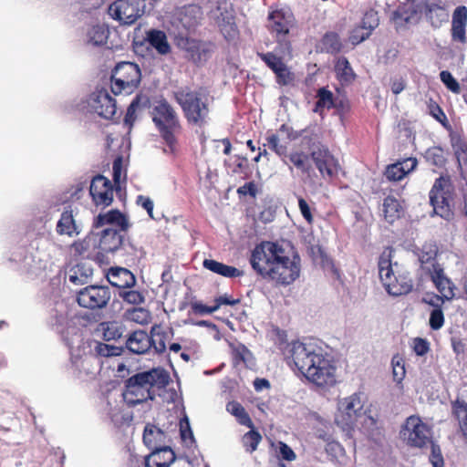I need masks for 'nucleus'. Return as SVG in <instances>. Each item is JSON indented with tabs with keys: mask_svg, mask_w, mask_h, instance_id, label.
Segmentation results:
<instances>
[{
	"mask_svg": "<svg viewBox=\"0 0 467 467\" xmlns=\"http://www.w3.org/2000/svg\"><path fill=\"white\" fill-rule=\"evenodd\" d=\"M96 353L104 358L116 357L121 354V348L106 343H98L95 348Z\"/></svg>",
	"mask_w": 467,
	"mask_h": 467,
	"instance_id": "obj_57",
	"label": "nucleus"
},
{
	"mask_svg": "<svg viewBox=\"0 0 467 467\" xmlns=\"http://www.w3.org/2000/svg\"><path fill=\"white\" fill-rule=\"evenodd\" d=\"M413 350L418 356H424L430 350L429 342L421 337H416L413 340Z\"/></svg>",
	"mask_w": 467,
	"mask_h": 467,
	"instance_id": "obj_63",
	"label": "nucleus"
},
{
	"mask_svg": "<svg viewBox=\"0 0 467 467\" xmlns=\"http://www.w3.org/2000/svg\"><path fill=\"white\" fill-rule=\"evenodd\" d=\"M298 207L300 210V213L304 219L309 223L312 224L314 222V217L311 213V209L306 202V201L303 197L298 198Z\"/></svg>",
	"mask_w": 467,
	"mask_h": 467,
	"instance_id": "obj_64",
	"label": "nucleus"
},
{
	"mask_svg": "<svg viewBox=\"0 0 467 467\" xmlns=\"http://www.w3.org/2000/svg\"><path fill=\"white\" fill-rule=\"evenodd\" d=\"M89 194L97 206H109L113 202V185L103 175H96L89 186Z\"/></svg>",
	"mask_w": 467,
	"mask_h": 467,
	"instance_id": "obj_13",
	"label": "nucleus"
},
{
	"mask_svg": "<svg viewBox=\"0 0 467 467\" xmlns=\"http://www.w3.org/2000/svg\"><path fill=\"white\" fill-rule=\"evenodd\" d=\"M393 379L397 382H401L406 374L405 362L403 358L396 354L391 359Z\"/></svg>",
	"mask_w": 467,
	"mask_h": 467,
	"instance_id": "obj_53",
	"label": "nucleus"
},
{
	"mask_svg": "<svg viewBox=\"0 0 467 467\" xmlns=\"http://www.w3.org/2000/svg\"><path fill=\"white\" fill-rule=\"evenodd\" d=\"M119 229L111 227L104 229L99 237V249L103 253H114L123 244L124 235Z\"/></svg>",
	"mask_w": 467,
	"mask_h": 467,
	"instance_id": "obj_21",
	"label": "nucleus"
},
{
	"mask_svg": "<svg viewBox=\"0 0 467 467\" xmlns=\"http://www.w3.org/2000/svg\"><path fill=\"white\" fill-rule=\"evenodd\" d=\"M438 253V246L433 243H425L422 245L419 254V261L426 273V267L433 269V265L439 264L436 260Z\"/></svg>",
	"mask_w": 467,
	"mask_h": 467,
	"instance_id": "obj_32",
	"label": "nucleus"
},
{
	"mask_svg": "<svg viewBox=\"0 0 467 467\" xmlns=\"http://www.w3.org/2000/svg\"><path fill=\"white\" fill-rule=\"evenodd\" d=\"M140 96H136V98L131 101L130 106L127 109V112L124 118L125 124L131 127L136 119V111L140 107Z\"/></svg>",
	"mask_w": 467,
	"mask_h": 467,
	"instance_id": "obj_62",
	"label": "nucleus"
},
{
	"mask_svg": "<svg viewBox=\"0 0 467 467\" xmlns=\"http://www.w3.org/2000/svg\"><path fill=\"white\" fill-rule=\"evenodd\" d=\"M335 70L337 78L342 83H350L355 79V73L346 57H341L337 60Z\"/></svg>",
	"mask_w": 467,
	"mask_h": 467,
	"instance_id": "obj_40",
	"label": "nucleus"
},
{
	"mask_svg": "<svg viewBox=\"0 0 467 467\" xmlns=\"http://www.w3.org/2000/svg\"><path fill=\"white\" fill-rule=\"evenodd\" d=\"M322 49L329 54H337L342 50L343 44L338 34L327 32L321 39Z\"/></svg>",
	"mask_w": 467,
	"mask_h": 467,
	"instance_id": "obj_39",
	"label": "nucleus"
},
{
	"mask_svg": "<svg viewBox=\"0 0 467 467\" xmlns=\"http://www.w3.org/2000/svg\"><path fill=\"white\" fill-rule=\"evenodd\" d=\"M111 297V292L105 285H88L79 290L77 295L78 304L88 309L105 307Z\"/></svg>",
	"mask_w": 467,
	"mask_h": 467,
	"instance_id": "obj_12",
	"label": "nucleus"
},
{
	"mask_svg": "<svg viewBox=\"0 0 467 467\" xmlns=\"http://www.w3.org/2000/svg\"><path fill=\"white\" fill-rule=\"evenodd\" d=\"M173 99L181 107L189 125L204 127L210 119V105L206 94L189 87L173 92Z\"/></svg>",
	"mask_w": 467,
	"mask_h": 467,
	"instance_id": "obj_5",
	"label": "nucleus"
},
{
	"mask_svg": "<svg viewBox=\"0 0 467 467\" xmlns=\"http://www.w3.org/2000/svg\"><path fill=\"white\" fill-rule=\"evenodd\" d=\"M119 296L123 300V302L129 305L140 306L145 302L144 293L132 288L119 290Z\"/></svg>",
	"mask_w": 467,
	"mask_h": 467,
	"instance_id": "obj_43",
	"label": "nucleus"
},
{
	"mask_svg": "<svg viewBox=\"0 0 467 467\" xmlns=\"http://www.w3.org/2000/svg\"><path fill=\"white\" fill-rule=\"evenodd\" d=\"M151 337L141 329L131 332L126 340L127 349L138 355L147 353L151 348Z\"/></svg>",
	"mask_w": 467,
	"mask_h": 467,
	"instance_id": "obj_22",
	"label": "nucleus"
},
{
	"mask_svg": "<svg viewBox=\"0 0 467 467\" xmlns=\"http://www.w3.org/2000/svg\"><path fill=\"white\" fill-rule=\"evenodd\" d=\"M174 451L169 446H162L152 450L151 453L145 457V467H170L175 461Z\"/></svg>",
	"mask_w": 467,
	"mask_h": 467,
	"instance_id": "obj_24",
	"label": "nucleus"
},
{
	"mask_svg": "<svg viewBox=\"0 0 467 467\" xmlns=\"http://www.w3.org/2000/svg\"><path fill=\"white\" fill-rule=\"evenodd\" d=\"M92 244V239L89 236H86L83 239L75 241L70 245L71 254L75 258L85 257L88 253Z\"/></svg>",
	"mask_w": 467,
	"mask_h": 467,
	"instance_id": "obj_46",
	"label": "nucleus"
},
{
	"mask_svg": "<svg viewBox=\"0 0 467 467\" xmlns=\"http://www.w3.org/2000/svg\"><path fill=\"white\" fill-rule=\"evenodd\" d=\"M403 213L402 206L394 196L389 195L383 201V215L389 223L399 220Z\"/></svg>",
	"mask_w": 467,
	"mask_h": 467,
	"instance_id": "obj_31",
	"label": "nucleus"
},
{
	"mask_svg": "<svg viewBox=\"0 0 467 467\" xmlns=\"http://www.w3.org/2000/svg\"><path fill=\"white\" fill-rule=\"evenodd\" d=\"M427 274L430 275L431 280L434 284L437 290L443 297L450 301L455 296V285L450 278L444 274V269L441 264L433 265V269L426 267Z\"/></svg>",
	"mask_w": 467,
	"mask_h": 467,
	"instance_id": "obj_18",
	"label": "nucleus"
},
{
	"mask_svg": "<svg viewBox=\"0 0 467 467\" xmlns=\"http://www.w3.org/2000/svg\"><path fill=\"white\" fill-rule=\"evenodd\" d=\"M213 306H206L201 302H191V308L195 315H208L217 311L221 306H235L240 303L239 299H234L228 295H223L215 298Z\"/></svg>",
	"mask_w": 467,
	"mask_h": 467,
	"instance_id": "obj_26",
	"label": "nucleus"
},
{
	"mask_svg": "<svg viewBox=\"0 0 467 467\" xmlns=\"http://www.w3.org/2000/svg\"><path fill=\"white\" fill-rule=\"evenodd\" d=\"M441 81L446 86V88L455 94L461 92V87L458 81L453 78L451 73L448 70H442L440 73Z\"/></svg>",
	"mask_w": 467,
	"mask_h": 467,
	"instance_id": "obj_56",
	"label": "nucleus"
},
{
	"mask_svg": "<svg viewBox=\"0 0 467 467\" xmlns=\"http://www.w3.org/2000/svg\"><path fill=\"white\" fill-rule=\"evenodd\" d=\"M317 100L315 105V111L318 112L320 109H331L335 107V100L337 98L334 97L332 91L327 88H320L317 92Z\"/></svg>",
	"mask_w": 467,
	"mask_h": 467,
	"instance_id": "obj_41",
	"label": "nucleus"
},
{
	"mask_svg": "<svg viewBox=\"0 0 467 467\" xmlns=\"http://www.w3.org/2000/svg\"><path fill=\"white\" fill-rule=\"evenodd\" d=\"M109 35V31L106 26H92L87 32L88 42L93 46H103L107 44Z\"/></svg>",
	"mask_w": 467,
	"mask_h": 467,
	"instance_id": "obj_37",
	"label": "nucleus"
},
{
	"mask_svg": "<svg viewBox=\"0 0 467 467\" xmlns=\"http://www.w3.org/2000/svg\"><path fill=\"white\" fill-rule=\"evenodd\" d=\"M151 337L152 346L155 352L158 354H162L166 351V343L169 340V334L166 330L163 329L161 325L155 324L150 328V333L149 334Z\"/></svg>",
	"mask_w": 467,
	"mask_h": 467,
	"instance_id": "obj_34",
	"label": "nucleus"
},
{
	"mask_svg": "<svg viewBox=\"0 0 467 467\" xmlns=\"http://www.w3.org/2000/svg\"><path fill=\"white\" fill-rule=\"evenodd\" d=\"M233 364L237 367L241 364H246L249 358L252 357L251 351L243 344H239L233 349Z\"/></svg>",
	"mask_w": 467,
	"mask_h": 467,
	"instance_id": "obj_52",
	"label": "nucleus"
},
{
	"mask_svg": "<svg viewBox=\"0 0 467 467\" xmlns=\"http://www.w3.org/2000/svg\"><path fill=\"white\" fill-rule=\"evenodd\" d=\"M125 317L127 320L140 324L147 325L151 320L150 312L143 307H132L125 312Z\"/></svg>",
	"mask_w": 467,
	"mask_h": 467,
	"instance_id": "obj_42",
	"label": "nucleus"
},
{
	"mask_svg": "<svg viewBox=\"0 0 467 467\" xmlns=\"http://www.w3.org/2000/svg\"><path fill=\"white\" fill-rule=\"evenodd\" d=\"M268 29L270 33L275 36L277 42H283L293 26V15L279 9L271 12L268 16Z\"/></svg>",
	"mask_w": 467,
	"mask_h": 467,
	"instance_id": "obj_14",
	"label": "nucleus"
},
{
	"mask_svg": "<svg viewBox=\"0 0 467 467\" xmlns=\"http://www.w3.org/2000/svg\"><path fill=\"white\" fill-rule=\"evenodd\" d=\"M215 23L220 32L223 35L227 41L234 40L237 37L239 31L235 23V16L233 8H228L226 2L219 3L216 7Z\"/></svg>",
	"mask_w": 467,
	"mask_h": 467,
	"instance_id": "obj_15",
	"label": "nucleus"
},
{
	"mask_svg": "<svg viewBox=\"0 0 467 467\" xmlns=\"http://www.w3.org/2000/svg\"><path fill=\"white\" fill-rule=\"evenodd\" d=\"M425 158L427 161L436 167H443L446 164L444 151L441 147H431L426 150Z\"/></svg>",
	"mask_w": 467,
	"mask_h": 467,
	"instance_id": "obj_49",
	"label": "nucleus"
},
{
	"mask_svg": "<svg viewBox=\"0 0 467 467\" xmlns=\"http://www.w3.org/2000/svg\"><path fill=\"white\" fill-rule=\"evenodd\" d=\"M91 274V269L88 268L84 271L83 265H77L75 267L71 268L68 279L75 285H81L87 282V279Z\"/></svg>",
	"mask_w": 467,
	"mask_h": 467,
	"instance_id": "obj_51",
	"label": "nucleus"
},
{
	"mask_svg": "<svg viewBox=\"0 0 467 467\" xmlns=\"http://www.w3.org/2000/svg\"><path fill=\"white\" fill-rule=\"evenodd\" d=\"M415 14V11L407 5H400L397 9L392 13L391 19L396 24H403L408 23L412 16Z\"/></svg>",
	"mask_w": 467,
	"mask_h": 467,
	"instance_id": "obj_50",
	"label": "nucleus"
},
{
	"mask_svg": "<svg viewBox=\"0 0 467 467\" xmlns=\"http://www.w3.org/2000/svg\"><path fill=\"white\" fill-rule=\"evenodd\" d=\"M258 57L275 74L282 71V67L285 66L283 58L273 52L258 53Z\"/></svg>",
	"mask_w": 467,
	"mask_h": 467,
	"instance_id": "obj_45",
	"label": "nucleus"
},
{
	"mask_svg": "<svg viewBox=\"0 0 467 467\" xmlns=\"http://www.w3.org/2000/svg\"><path fill=\"white\" fill-rule=\"evenodd\" d=\"M141 72L136 63L119 62L111 72V91L114 95L131 94L140 85Z\"/></svg>",
	"mask_w": 467,
	"mask_h": 467,
	"instance_id": "obj_8",
	"label": "nucleus"
},
{
	"mask_svg": "<svg viewBox=\"0 0 467 467\" xmlns=\"http://www.w3.org/2000/svg\"><path fill=\"white\" fill-rule=\"evenodd\" d=\"M107 279L112 286L119 290L132 288L136 285V277L133 273L119 266L110 267L107 273Z\"/></svg>",
	"mask_w": 467,
	"mask_h": 467,
	"instance_id": "obj_19",
	"label": "nucleus"
},
{
	"mask_svg": "<svg viewBox=\"0 0 467 467\" xmlns=\"http://www.w3.org/2000/svg\"><path fill=\"white\" fill-rule=\"evenodd\" d=\"M363 402L359 393L341 399L337 402L335 422L343 430L353 429L358 419L364 414Z\"/></svg>",
	"mask_w": 467,
	"mask_h": 467,
	"instance_id": "obj_10",
	"label": "nucleus"
},
{
	"mask_svg": "<svg viewBox=\"0 0 467 467\" xmlns=\"http://www.w3.org/2000/svg\"><path fill=\"white\" fill-rule=\"evenodd\" d=\"M363 28L369 31L371 35L372 32L379 26V16L378 11L373 8L367 10L359 23Z\"/></svg>",
	"mask_w": 467,
	"mask_h": 467,
	"instance_id": "obj_48",
	"label": "nucleus"
},
{
	"mask_svg": "<svg viewBox=\"0 0 467 467\" xmlns=\"http://www.w3.org/2000/svg\"><path fill=\"white\" fill-rule=\"evenodd\" d=\"M370 36L369 31L358 24L351 30L349 41L352 45L356 46L368 39Z\"/></svg>",
	"mask_w": 467,
	"mask_h": 467,
	"instance_id": "obj_55",
	"label": "nucleus"
},
{
	"mask_svg": "<svg viewBox=\"0 0 467 467\" xmlns=\"http://www.w3.org/2000/svg\"><path fill=\"white\" fill-rule=\"evenodd\" d=\"M145 8L144 0H115L109 5L108 13L119 24L131 26L143 16Z\"/></svg>",
	"mask_w": 467,
	"mask_h": 467,
	"instance_id": "obj_11",
	"label": "nucleus"
},
{
	"mask_svg": "<svg viewBox=\"0 0 467 467\" xmlns=\"http://www.w3.org/2000/svg\"><path fill=\"white\" fill-rule=\"evenodd\" d=\"M150 116L170 152H176L178 147L177 135L181 133L182 126L175 109L167 99H161L152 106Z\"/></svg>",
	"mask_w": 467,
	"mask_h": 467,
	"instance_id": "obj_6",
	"label": "nucleus"
},
{
	"mask_svg": "<svg viewBox=\"0 0 467 467\" xmlns=\"http://www.w3.org/2000/svg\"><path fill=\"white\" fill-rule=\"evenodd\" d=\"M249 262L257 275L276 285H288L300 274V258L297 255L291 258L277 242L265 241L256 244Z\"/></svg>",
	"mask_w": 467,
	"mask_h": 467,
	"instance_id": "obj_1",
	"label": "nucleus"
},
{
	"mask_svg": "<svg viewBox=\"0 0 467 467\" xmlns=\"http://www.w3.org/2000/svg\"><path fill=\"white\" fill-rule=\"evenodd\" d=\"M202 265L205 269L223 277L234 278L243 275V271L238 268L213 259H204Z\"/></svg>",
	"mask_w": 467,
	"mask_h": 467,
	"instance_id": "obj_29",
	"label": "nucleus"
},
{
	"mask_svg": "<svg viewBox=\"0 0 467 467\" xmlns=\"http://www.w3.org/2000/svg\"><path fill=\"white\" fill-rule=\"evenodd\" d=\"M261 441L262 435L258 431L254 430V427L247 431L242 438L243 446L245 451L250 453L254 452L257 449Z\"/></svg>",
	"mask_w": 467,
	"mask_h": 467,
	"instance_id": "obj_44",
	"label": "nucleus"
},
{
	"mask_svg": "<svg viewBox=\"0 0 467 467\" xmlns=\"http://www.w3.org/2000/svg\"><path fill=\"white\" fill-rule=\"evenodd\" d=\"M275 75L276 83L279 86H288L295 81V74L285 65L282 67V71H278Z\"/></svg>",
	"mask_w": 467,
	"mask_h": 467,
	"instance_id": "obj_58",
	"label": "nucleus"
},
{
	"mask_svg": "<svg viewBox=\"0 0 467 467\" xmlns=\"http://www.w3.org/2000/svg\"><path fill=\"white\" fill-rule=\"evenodd\" d=\"M467 7L457 6L452 13L451 38L462 44L466 42Z\"/></svg>",
	"mask_w": 467,
	"mask_h": 467,
	"instance_id": "obj_23",
	"label": "nucleus"
},
{
	"mask_svg": "<svg viewBox=\"0 0 467 467\" xmlns=\"http://www.w3.org/2000/svg\"><path fill=\"white\" fill-rule=\"evenodd\" d=\"M143 442L150 450L162 447L165 441V433L153 424H147L143 431Z\"/></svg>",
	"mask_w": 467,
	"mask_h": 467,
	"instance_id": "obj_30",
	"label": "nucleus"
},
{
	"mask_svg": "<svg viewBox=\"0 0 467 467\" xmlns=\"http://www.w3.org/2000/svg\"><path fill=\"white\" fill-rule=\"evenodd\" d=\"M57 234L59 235H67L73 237L80 234V229L76 223V220L71 209H66L60 215L56 226Z\"/></svg>",
	"mask_w": 467,
	"mask_h": 467,
	"instance_id": "obj_27",
	"label": "nucleus"
},
{
	"mask_svg": "<svg viewBox=\"0 0 467 467\" xmlns=\"http://www.w3.org/2000/svg\"><path fill=\"white\" fill-rule=\"evenodd\" d=\"M310 156L312 161L324 178H333L337 175V161L326 146L320 145L317 147V149L311 151Z\"/></svg>",
	"mask_w": 467,
	"mask_h": 467,
	"instance_id": "obj_16",
	"label": "nucleus"
},
{
	"mask_svg": "<svg viewBox=\"0 0 467 467\" xmlns=\"http://www.w3.org/2000/svg\"><path fill=\"white\" fill-rule=\"evenodd\" d=\"M145 39L160 55H167L171 52V45L168 42L165 32L162 30H148Z\"/></svg>",
	"mask_w": 467,
	"mask_h": 467,
	"instance_id": "obj_28",
	"label": "nucleus"
},
{
	"mask_svg": "<svg viewBox=\"0 0 467 467\" xmlns=\"http://www.w3.org/2000/svg\"><path fill=\"white\" fill-rule=\"evenodd\" d=\"M442 308L433 309L430 314L429 325L432 330H439L444 325Z\"/></svg>",
	"mask_w": 467,
	"mask_h": 467,
	"instance_id": "obj_59",
	"label": "nucleus"
},
{
	"mask_svg": "<svg viewBox=\"0 0 467 467\" xmlns=\"http://www.w3.org/2000/svg\"><path fill=\"white\" fill-rule=\"evenodd\" d=\"M286 161V165H288L291 170L296 168V171L301 172L303 175H307L309 177L314 171L310 154L301 150H292L288 154Z\"/></svg>",
	"mask_w": 467,
	"mask_h": 467,
	"instance_id": "obj_25",
	"label": "nucleus"
},
{
	"mask_svg": "<svg viewBox=\"0 0 467 467\" xmlns=\"http://www.w3.org/2000/svg\"><path fill=\"white\" fill-rule=\"evenodd\" d=\"M106 224H112L119 227V231L127 232L130 223L127 216L118 209H112L105 213H99L93 222L94 228H100Z\"/></svg>",
	"mask_w": 467,
	"mask_h": 467,
	"instance_id": "obj_20",
	"label": "nucleus"
},
{
	"mask_svg": "<svg viewBox=\"0 0 467 467\" xmlns=\"http://www.w3.org/2000/svg\"><path fill=\"white\" fill-rule=\"evenodd\" d=\"M429 445H431V449L430 462L432 464V466L444 467V460L440 446L434 443L433 441Z\"/></svg>",
	"mask_w": 467,
	"mask_h": 467,
	"instance_id": "obj_61",
	"label": "nucleus"
},
{
	"mask_svg": "<svg viewBox=\"0 0 467 467\" xmlns=\"http://www.w3.org/2000/svg\"><path fill=\"white\" fill-rule=\"evenodd\" d=\"M226 410L236 418L239 424L250 429L254 428V422L251 420L249 414L246 412L244 406L238 401H229L226 404Z\"/></svg>",
	"mask_w": 467,
	"mask_h": 467,
	"instance_id": "obj_36",
	"label": "nucleus"
},
{
	"mask_svg": "<svg viewBox=\"0 0 467 467\" xmlns=\"http://www.w3.org/2000/svg\"><path fill=\"white\" fill-rule=\"evenodd\" d=\"M379 276L386 292L391 296L409 295L414 287L411 273L391 260V251H384L378 261Z\"/></svg>",
	"mask_w": 467,
	"mask_h": 467,
	"instance_id": "obj_4",
	"label": "nucleus"
},
{
	"mask_svg": "<svg viewBox=\"0 0 467 467\" xmlns=\"http://www.w3.org/2000/svg\"><path fill=\"white\" fill-rule=\"evenodd\" d=\"M385 176L389 181L398 182L402 180L406 176V171H404V167L402 163L399 161L389 164L387 166Z\"/></svg>",
	"mask_w": 467,
	"mask_h": 467,
	"instance_id": "obj_54",
	"label": "nucleus"
},
{
	"mask_svg": "<svg viewBox=\"0 0 467 467\" xmlns=\"http://www.w3.org/2000/svg\"><path fill=\"white\" fill-rule=\"evenodd\" d=\"M453 192L454 185L449 174H441L437 178L429 192L433 213L446 221L454 218L453 206L451 203Z\"/></svg>",
	"mask_w": 467,
	"mask_h": 467,
	"instance_id": "obj_7",
	"label": "nucleus"
},
{
	"mask_svg": "<svg viewBox=\"0 0 467 467\" xmlns=\"http://www.w3.org/2000/svg\"><path fill=\"white\" fill-rule=\"evenodd\" d=\"M452 414L458 420L463 439L467 441V403L459 400L453 402Z\"/></svg>",
	"mask_w": 467,
	"mask_h": 467,
	"instance_id": "obj_38",
	"label": "nucleus"
},
{
	"mask_svg": "<svg viewBox=\"0 0 467 467\" xmlns=\"http://www.w3.org/2000/svg\"><path fill=\"white\" fill-rule=\"evenodd\" d=\"M91 107L98 115L107 119H112L117 112L116 100L104 88L93 93Z\"/></svg>",
	"mask_w": 467,
	"mask_h": 467,
	"instance_id": "obj_17",
	"label": "nucleus"
},
{
	"mask_svg": "<svg viewBox=\"0 0 467 467\" xmlns=\"http://www.w3.org/2000/svg\"><path fill=\"white\" fill-rule=\"evenodd\" d=\"M428 109L430 114L439 122L444 124L447 121V117L441 108V106L432 99L428 101Z\"/></svg>",
	"mask_w": 467,
	"mask_h": 467,
	"instance_id": "obj_60",
	"label": "nucleus"
},
{
	"mask_svg": "<svg viewBox=\"0 0 467 467\" xmlns=\"http://www.w3.org/2000/svg\"><path fill=\"white\" fill-rule=\"evenodd\" d=\"M401 440L411 448H427L432 440V429L418 415L408 417L401 426Z\"/></svg>",
	"mask_w": 467,
	"mask_h": 467,
	"instance_id": "obj_9",
	"label": "nucleus"
},
{
	"mask_svg": "<svg viewBox=\"0 0 467 467\" xmlns=\"http://www.w3.org/2000/svg\"><path fill=\"white\" fill-rule=\"evenodd\" d=\"M425 16L435 27L440 26L441 23L446 21L448 18V14L446 13L444 7L441 5V2L426 4Z\"/></svg>",
	"mask_w": 467,
	"mask_h": 467,
	"instance_id": "obj_33",
	"label": "nucleus"
},
{
	"mask_svg": "<svg viewBox=\"0 0 467 467\" xmlns=\"http://www.w3.org/2000/svg\"><path fill=\"white\" fill-rule=\"evenodd\" d=\"M289 368L297 371L317 387L327 388L336 384V367L311 345L300 341L288 343L284 350Z\"/></svg>",
	"mask_w": 467,
	"mask_h": 467,
	"instance_id": "obj_2",
	"label": "nucleus"
},
{
	"mask_svg": "<svg viewBox=\"0 0 467 467\" xmlns=\"http://www.w3.org/2000/svg\"><path fill=\"white\" fill-rule=\"evenodd\" d=\"M266 140L269 148L282 159L284 163L287 164L286 158L289 154L287 153V147L280 143L279 137L273 133L266 137Z\"/></svg>",
	"mask_w": 467,
	"mask_h": 467,
	"instance_id": "obj_47",
	"label": "nucleus"
},
{
	"mask_svg": "<svg viewBox=\"0 0 467 467\" xmlns=\"http://www.w3.org/2000/svg\"><path fill=\"white\" fill-rule=\"evenodd\" d=\"M169 373L161 368L139 372L130 377L124 385L122 397L129 407H135L156 397L155 389L166 388L170 383Z\"/></svg>",
	"mask_w": 467,
	"mask_h": 467,
	"instance_id": "obj_3",
	"label": "nucleus"
},
{
	"mask_svg": "<svg viewBox=\"0 0 467 467\" xmlns=\"http://www.w3.org/2000/svg\"><path fill=\"white\" fill-rule=\"evenodd\" d=\"M99 331L105 341L118 340L123 334V326L118 321H104L99 325Z\"/></svg>",
	"mask_w": 467,
	"mask_h": 467,
	"instance_id": "obj_35",
	"label": "nucleus"
}]
</instances>
